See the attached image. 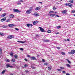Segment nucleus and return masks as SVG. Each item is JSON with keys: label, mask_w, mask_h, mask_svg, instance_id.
<instances>
[{"label": "nucleus", "mask_w": 75, "mask_h": 75, "mask_svg": "<svg viewBox=\"0 0 75 75\" xmlns=\"http://www.w3.org/2000/svg\"><path fill=\"white\" fill-rule=\"evenodd\" d=\"M55 16H57V17H59V16L58 15H55Z\"/></svg>", "instance_id": "nucleus-56"}, {"label": "nucleus", "mask_w": 75, "mask_h": 75, "mask_svg": "<svg viewBox=\"0 0 75 75\" xmlns=\"http://www.w3.org/2000/svg\"><path fill=\"white\" fill-rule=\"evenodd\" d=\"M67 40L68 41H69V39H67Z\"/></svg>", "instance_id": "nucleus-60"}, {"label": "nucleus", "mask_w": 75, "mask_h": 75, "mask_svg": "<svg viewBox=\"0 0 75 75\" xmlns=\"http://www.w3.org/2000/svg\"><path fill=\"white\" fill-rule=\"evenodd\" d=\"M11 62H15V59H12L11 60Z\"/></svg>", "instance_id": "nucleus-18"}, {"label": "nucleus", "mask_w": 75, "mask_h": 75, "mask_svg": "<svg viewBox=\"0 0 75 75\" xmlns=\"http://www.w3.org/2000/svg\"><path fill=\"white\" fill-rule=\"evenodd\" d=\"M8 26L10 27H12L13 26H14V24H9L8 25Z\"/></svg>", "instance_id": "nucleus-12"}, {"label": "nucleus", "mask_w": 75, "mask_h": 75, "mask_svg": "<svg viewBox=\"0 0 75 75\" xmlns=\"http://www.w3.org/2000/svg\"><path fill=\"white\" fill-rule=\"evenodd\" d=\"M60 68H61V69H64V68L63 67H60Z\"/></svg>", "instance_id": "nucleus-36"}, {"label": "nucleus", "mask_w": 75, "mask_h": 75, "mask_svg": "<svg viewBox=\"0 0 75 75\" xmlns=\"http://www.w3.org/2000/svg\"><path fill=\"white\" fill-rule=\"evenodd\" d=\"M36 35V37H39V35Z\"/></svg>", "instance_id": "nucleus-61"}, {"label": "nucleus", "mask_w": 75, "mask_h": 75, "mask_svg": "<svg viewBox=\"0 0 75 75\" xmlns=\"http://www.w3.org/2000/svg\"><path fill=\"white\" fill-rule=\"evenodd\" d=\"M3 15H4V16H6V13H4L3 14Z\"/></svg>", "instance_id": "nucleus-48"}, {"label": "nucleus", "mask_w": 75, "mask_h": 75, "mask_svg": "<svg viewBox=\"0 0 75 75\" xmlns=\"http://www.w3.org/2000/svg\"><path fill=\"white\" fill-rule=\"evenodd\" d=\"M6 17L4 18H3L1 20V21L2 22L4 21H6Z\"/></svg>", "instance_id": "nucleus-6"}, {"label": "nucleus", "mask_w": 75, "mask_h": 75, "mask_svg": "<svg viewBox=\"0 0 75 75\" xmlns=\"http://www.w3.org/2000/svg\"><path fill=\"white\" fill-rule=\"evenodd\" d=\"M30 24H28L26 25V26L27 27H30Z\"/></svg>", "instance_id": "nucleus-26"}, {"label": "nucleus", "mask_w": 75, "mask_h": 75, "mask_svg": "<svg viewBox=\"0 0 75 75\" xmlns=\"http://www.w3.org/2000/svg\"><path fill=\"white\" fill-rule=\"evenodd\" d=\"M18 2H19L20 3L22 2H23V0H19L18 1Z\"/></svg>", "instance_id": "nucleus-29"}, {"label": "nucleus", "mask_w": 75, "mask_h": 75, "mask_svg": "<svg viewBox=\"0 0 75 75\" xmlns=\"http://www.w3.org/2000/svg\"><path fill=\"white\" fill-rule=\"evenodd\" d=\"M1 17H4V15L3 14H2L1 15Z\"/></svg>", "instance_id": "nucleus-54"}, {"label": "nucleus", "mask_w": 75, "mask_h": 75, "mask_svg": "<svg viewBox=\"0 0 75 75\" xmlns=\"http://www.w3.org/2000/svg\"><path fill=\"white\" fill-rule=\"evenodd\" d=\"M18 42H19L20 43H21V41H17Z\"/></svg>", "instance_id": "nucleus-44"}, {"label": "nucleus", "mask_w": 75, "mask_h": 75, "mask_svg": "<svg viewBox=\"0 0 75 75\" xmlns=\"http://www.w3.org/2000/svg\"><path fill=\"white\" fill-rule=\"evenodd\" d=\"M6 66L7 67V68H9L10 67V68H13V66H11L10 64H7L6 65Z\"/></svg>", "instance_id": "nucleus-9"}, {"label": "nucleus", "mask_w": 75, "mask_h": 75, "mask_svg": "<svg viewBox=\"0 0 75 75\" xmlns=\"http://www.w3.org/2000/svg\"><path fill=\"white\" fill-rule=\"evenodd\" d=\"M14 17V15L13 14H11L10 15V18H13Z\"/></svg>", "instance_id": "nucleus-13"}, {"label": "nucleus", "mask_w": 75, "mask_h": 75, "mask_svg": "<svg viewBox=\"0 0 75 75\" xmlns=\"http://www.w3.org/2000/svg\"><path fill=\"white\" fill-rule=\"evenodd\" d=\"M68 62H69V64H71V62L70 61H69V60L68 61Z\"/></svg>", "instance_id": "nucleus-55"}, {"label": "nucleus", "mask_w": 75, "mask_h": 75, "mask_svg": "<svg viewBox=\"0 0 75 75\" xmlns=\"http://www.w3.org/2000/svg\"><path fill=\"white\" fill-rule=\"evenodd\" d=\"M66 12H67V10H64L62 11V13H63V14H65V13H66Z\"/></svg>", "instance_id": "nucleus-20"}, {"label": "nucleus", "mask_w": 75, "mask_h": 75, "mask_svg": "<svg viewBox=\"0 0 75 75\" xmlns=\"http://www.w3.org/2000/svg\"><path fill=\"white\" fill-rule=\"evenodd\" d=\"M13 10L14 12H15V13H20L21 12L20 11L16 9H13Z\"/></svg>", "instance_id": "nucleus-1"}, {"label": "nucleus", "mask_w": 75, "mask_h": 75, "mask_svg": "<svg viewBox=\"0 0 75 75\" xmlns=\"http://www.w3.org/2000/svg\"><path fill=\"white\" fill-rule=\"evenodd\" d=\"M48 69L49 71H51V68L50 67H48Z\"/></svg>", "instance_id": "nucleus-31"}, {"label": "nucleus", "mask_w": 75, "mask_h": 75, "mask_svg": "<svg viewBox=\"0 0 75 75\" xmlns=\"http://www.w3.org/2000/svg\"><path fill=\"white\" fill-rule=\"evenodd\" d=\"M68 54H72V52H68Z\"/></svg>", "instance_id": "nucleus-50"}, {"label": "nucleus", "mask_w": 75, "mask_h": 75, "mask_svg": "<svg viewBox=\"0 0 75 75\" xmlns=\"http://www.w3.org/2000/svg\"><path fill=\"white\" fill-rule=\"evenodd\" d=\"M20 50L21 51H23V50H24L23 48H20Z\"/></svg>", "instance_id": "nucleus-34"}, {"label": "nucleus", "mask_w": 75, "mask_h": 75, "mask_svg": "<svg viewBox=\"0 0 75 75\" xmlns=\"http://www.w3.org/2000/svg\"><path fill=\"white\" fill-rule=\"evenodd\" d=\"M35 10H38V9L37 7V8H36L35 9Z\"/></svg>", "instance_id": "nucleus-52"}, {"label": "nucleus", "mask_w": 75, "mask_h": 75, "mask_svg": "<svg viewBox=\"0 0 75 75\" xmlns=\"http://www.w3.org/2000/svg\"><path fill=\"white\" fill-rule=\"evenodd\" d=\"M44 42H49L50 40H44Z\"/></svg>", "instance_id": "nucleus-16"}, {"label": "nucleus", "mask_w": 75, "mask_h": 75, "mask_svg": "<svg viewBox=\"0 0 75 75\" xmlns=\"http://www.w3.org/2000/svg\"><path fill=\"white\" fill-rule=\"evenodd\" d=\"M6 61L7 62H10V60L9 59H7L6 60Z\"/></svg>", "instance_id": "nucleus-32"}, {"label": "nucleus", "mask_w": 75, "mask_h": 75, "mask_svg": "<svg viewBox=\"0 0 75 75\" xmlns=\"http://www.w3.org/2000/svg\"><path fill=\"white\" fill-rule=\"evenodd\" d=\"M24 67H25L26 68V67H27V64H25L24 65Z\"/></svg>", "instance_id": "nucleus-41"}, {"label": "nucleus", "mask_w": 75, "mask_h": 75, "mask_svg": "<svg viewBox=\"0 0 75 75\" xmlns=\"http://www.w3.org/2000/svg\"><path fill=\"white\" fill-rule=\"evenodd\" d=\"M69 2H70V3H74V1L72 0V1H69Z\"/></svg>", "instance_id": "nucleus-22"}, {"label": "nucleus", "mask_w": 75, "mask_h": 75, "mask_svg": "<svg viewBox=\"0 0 75 75\" xmlns=\"http://www.w3.org/2000/svg\"><path fill=\"white\" fill-rule=\"evenodd\" d=\"M25 72L27 73H28V70H25Z\"/></svg>", "instance_id": "nucleus-51"}, {"label": "nucleus", "mask_w": 75, "mask_h": 75, "mask_svg": "<svg viewBox=\"0 0 75 75\" xmlns=\"http://www.w3.org/2000/svg\"><path fill=\"white\" fill-rule=\"evenodd\" d=\"M0 35H1V36H4V34L2 33H0Z\"/></svg>", "instance_id": "nucleus-19"}, {"label": "nucleus", "mask_w": 75, "mask_h": 75, "mask_svg": "<svg viewBox=\"0 0 75 75\" xmlns=\"http://www.w3.org/2000/svg\"><path fill=\"white\" fill-rule=\"evenodd\" d=\"M63 74H65V71H63L62 72Z\"/></svg>", "instance_id": "nucleus-45"}, {"label": "nucleus", "mask_w": 75, "mask_h": 75, "mask_svg": "<svg viewBox=\"0 0 75 75\" xmlns=\"http://www.w3.org/2000/svg\"><path fill=\"white\" fill-rule=\"evenodd\" d=\"M61 26H57V28L58 29H59V28H61Z\"/></svg>", "instance_id": "nucleus-30"}, {"label": "nucleus", "mask_w": 75, "mask_h": 75, "mask_svg": "<svg viewBox=\"0 0 75 75\" xmlns=\"http://www.w3.org/2000/svg\"><path fill=\"white\" fill-rule=\"evenodd\" d=\"M37 8H38V10H39V9H40V7H38Z\"/></svg>", "instance_id": "nucleus-62"}, {"label": "nucleus", "mask_w": 75, "mask_h": 75, "mask_svg": "<svg viewBox=\"0 0 75 75\" xmlns=\"http://www.w3.org/2000/svg\"><path fill=\"white\" fill-rule=\"evenodd\" d=\"M61 54L63 55H65V53L64 52H62L61 53Z\"/></svg>", "instance_id": "nucleus-21"}, {"label": "nucleus", "mask_w": 75, "mask_h": 75, "mask_svg": "<svg viewBox=\"0 0 75 75\" xmlns=\"http://www.w3.org/2000/svg\"><path fill=\"white\" fill-rule=\"evenodd\" d=\"M25 59V61H28V60L27 59Z\"/></svg>", "instance_id": "nucleus-53"}, {"label": "nucleus", "mask_w": 75, "mask_h": 75, "mask_svg": "<svg viewBox=\"0 0 75 75\" xmlns=\"http://www.w3.org/2000/svg\"><path fill=\"white\" fill-rule=\"evenodd\" d=\"M66 65L67 67H71V66H70V65H69V64H67Z\"/></svg>", "instance_id": "nucleus-28"}, {"label": "nucleus", "mask_w": 75, "mask_h": 75, "mask_svg": "<svg viewBox=\"0 0 75 75\" xmlns=\"http://www.w3.org/2000/svg\"><path fill=\"white\" fill-rule=\"evenodd\" d=\"M16 30H17V31H18V28H15Z\"/></svg>", "instance_id": "nucleus-57"}, {"label": "nucleus", "mask_w": 75, "mask_h": 75, "mask_svg": "<svg viewBox=\"0 0 75 75\" xmlns=\"http://www.w3.org/2000/svg\"><path fill=\"white\" fill-rule=\"evenodd\" d=\"M2 27H3V28H7L8 27V26L7 25L6 26V25H4L2 26Z\"/></svg>", "instance_id": "nucleus-14"}, {"label": "nucleus", "mask_w": 75, "mask_h": 75, "mask_svg": "<svg viewBox=\"0 0 75 75\" xmlns=\"http://www.w3.org/2000/svg\"><path fill=\"white\" fill-rule=\"evenodd\" d=\"M14 57L16 59V58H17V56L16 55H15L14 56Z\"/></svg>", "instance_id": "nucleus-25"}, {"label": "nucleus", "mask_w": 75, "mask_h": 75, "mask_svg": "<svg viewBox=\"0 0 75 75\" xmlns=\"http://www.w3.org/2000/svg\"><path fill=\"white\" fill-rule=\"evenodd\" d=\"M6 70H3L1 72L2 74H4V73H5V72H6Z\"/></svg>", "instance_id": "nucleus-15"}, {"label": "nucleus", "mask_w": 75, "mask_h": 75, "mask_svg": "<svg viewBox=\"0 0 75 75\" xmlns=\"http://www.w3.org/2000/svg\"><path fill=\"white\" fill-rule=\"evenodd\" d=\"M10 19H8L6 21V22H10Z\"/></svg>", "instance_id": "nucleus-39"}, {"label": "nucleus", "mask_w": 75, "mask_h": 75, "mask_svg": "<svg viewBox=\"0 0 75 75\" xmlns=\"http://www.w3.org/2000/svg\"><path fill=\"white\" fill-rule=\"evenodd\" d=\"M54 13V11H50L49 12V14H51V13Z\"/></svg>", "instance_id": "nucleus-23"}, {"label": "nucleus", "mask_w": 75, "mask_h": 75, "mask_svg": "<svg viewBox=\"0 0 75 75\" xmlns=\"http://www.w3.org/2000/svg\"><path fill=\"white\" fill-rule=\"evenodd\" d=\"M75 12V11L74 10H73L72 11H71V13H74Z\"/></svg>", "instance_id": "nucleus-33"}, {"label": "nucleus", "mask_w": 75, "mask_h": 75, "mask_svg": "<svg viewBox=\"0 0 75 75\" xmlns=\"http://www.w3.org/2000/svg\"><path fill=\"white\" fill-rule=\"evenodd\" d=\"M71 54H75V50H71Z\"/></svg>", "instance_id": "nucleus-8"}, {"label": "nucleus", "mask_w": 75, "mask_h": 75, "mask_svg": "<svg viewBox=\"0 0 75 75\" xmlns=\"http://www.w3.org/2000/svg\"><path fill=\"white\" fill-rule=\"evenodd\" d=\"M1 48H0V52H1Z\"/></svg>", "instance_id": "nucleus-64"}, {"label": "nucleus", "mask_w": 75, "mask_h": 75, "mask_svg": "<svg viewBox=\"0 0 75 75\" xmlns=\"http://www.w3.org/2000/svg\"><path fill=\"white\" fill-rule=\"evenodd\" d=\"M42 62H45V60H44V59H42Z\"/></svg>", "instance_id": "nucleus-43"}, {"label": "nucleus", "mask_w": 75, "mask_h": 75, "mask_svg": "<svg viewBox=\"0 0 75 75\" xmlns=\"http://www.w3.org/2000/svg\"><path fill=\"white\" fill-rule=\"evenodd\" d=\"M38 23V21H36L33 22V25H35V24H37Z\"/></svg>", "instance_id": "nucleus-5"}, {"label": "nucleus", "mask_w": 75, "mask_h": 75, "mask_svg": "<svg viewBox=\"0 0 75 75\" xmlns=\"http://www.w3.org/2000/svg\"><path fill=\"white\" fill-rule=\"evenodd\" d=\"M53 10H56V8H55V7H53Z\"/></svg>", "instance_id": "nucleus-46"}, {"label": "nucleus", "mask_w": 75, "mask_h": 75, "mask_svg": "<svg viewBox=\"0 0 75 75\" xmlns=\"http://www.w3.org/2000/svg\"><path fill=\"white\" fill-rule=\"evenodd\" d=\"M47 33H51V31L50 30H48Z\"/></svg>", "instance_id": "nucleus-27"}, {"label": "nucleus", "mask_w": 75, "mask_h": 75, "mask_svg": "<svg viewBox=\"0 0 75 75\" xmlns=\"http://www.w3.org/2000/svg\"><path fill=\"white\" fill-rule=\"evenodd\" d=\"M34 16H39V14L37 13H34Z\"/></svg>", "instance_id": "nucleus-10"}, {"label": "nucleus", "mask_w": 75, "mask_h": 75, "mask_svg": "<svg viewBox=\"0 0 75 75\" xmlns=\"http://www.w3.org/2000/svg\"><path fill=\"white\" fill-rule=\"evenodd\" d=\"M31 68L33 69H35V67H34V66H31Z\"/></svg>", "instance_id": "nucleus-38"}, {"label": "nucleus", "mask_w": 75, "mask_h": 75, "mask_svg": "<svg viewBox=\"0 0 75 75\" xmlns=\"http://www.w3.org/2000/svg\"><path fill=\"white\" fill-rule=\"evenodd\" d=\"M69 4H67V3H66V4H65V6H68Z\"/></svg>", "instance_id": "nucleus-42"}, {"label": "nucleus", "mask_w": 75, "mask_h": 75, "mask_svg": "<svg viewBox=\"0 0 75 75\" xmlns=\"http://www.w3.org/2000/svg\"><path fill=\"white\" fill-rule=\"evenodd\" d=\"M39 28H40V31L41 32H45V30H44V29L41 28V27H39Z\"/></svg>", "instance_id": "nucleus-2"}, {"label": "nucleus", "mask_w": 75, "mask_h": 75, "mask_svg": "<svg viewBox=\"0 0 75 75\" xmlns=\"http://www.w3.org/2000/svg\"><path fill=\"white\" fill-rule=\"evenodd\" d=\"M39 3H40V4H42V2H40Z\"/></svg>", "instance_id": "nucleus-63"}, {"label": "nucleus", "mask_w": 75, "mask_h": 75, "mask_svg": "<svg viewBox=\"0 0 75 75\" xmlns=\"http://www.w3.org/2000/svg\"><path fill=\"white\" fill-rule=\"evenodd\" d=\"M21 3H18V4H21Z\"/></svg>", "instance_id": "nucleus-58"}, {"label": "nucleus", "mask_w": 75, "mask_h": 75, "mask_svg": "<svg viewBox=\"0 0 75 75\" xmlns=\"http://www.w3.org/2000/svg\"><path fill=\"white\" fill-rule=\"evenodd\" d=\"M25 42H26L25 41H24V42L21 41V43H22V44H24V43Z\"/></svg>", "instance_id": "nucleus-37"}, {"label": "nucleus", "mask_w": 75, "mask_h": 75, "mask_svg": "<svg viewBox=\"0 0 75 75\" xmlns=\"http://www.w3.org/2000/svg\"><path fill=\"white\" fill-rule=\"evenodd\" d=\"M10 54L11 57H13V53H10Z\"/></svg>", "instance_id": "nucleus-24"}, {"label": "nucleus", "mask_w": 75, "mask_h": 75, "mask_svg": "<svg viewBox=\"0 0 75 75\" xmlns=\"http://www.w3.org/2000/svg\"><path fill=\"white\" fill-rule=\"evenodd\" d=\"M44 65H48V64L47 63H44Z\"/></svg>", "instance_id": "nucleus-35"}, {"label": "nucleus", "mask_w": 75, "mask_h": 75, "mask_svg": "<svg viewBox=\"0 0 75 75\" xmlns=\"http://www.w3.org/2000/svg\"><path fill=\"white\" fill-rule=\"evenodd\" d=\"M30 13L31 11H30V10H28L26 11V13L28 14H30Z\"/></svg>", "instance_id": "nucleus-7"}, {"label": "nucleus", "mask_w": 75, "mask_h": 75, "mask_svg": "<svg viewBox=\"0 0 75 75\" xmlns=\"http://www.w3.org/2000/svg\"><path fill=\"white\" fill-rule=\"evenodd\" d=\"M57 71H61V70L60 69H57Z\"/></svg>", "instance_id": "nucleus-49"}, {"label": "nucleus", "mask_w": 75, "mask_h": 75, "mask_svg": "<svg viewBox=\"0 0 75 75\" xmlns=\"http://www.w3.org/2000/svg\"><path fill=\"white\" fill-rule=\"evenodd\" d=\"M50 16H51L52 17H54L55 16V14H51L50 15Z\"/></svg>", "instance_id": "nucleus-17"}, {"label": "nucleus", "mask_w": 75, "mask_h": 75, "mask_svg": "<svg viewBox=\"0 0 75 75\" xmlns=\"http://www.w3.org/2000/svg\"><path fill=\"white\" fill-rule=\"evenodd\" d=\"M27 56L28 57H29V58H30L31 57L30 55H28Z\"/></svg>", "instance_id": "nucleus-47"}, {"label": "nucleus", "mask_w": 75, "mask_h": 75, "mask_svg": "<svg viewBox=\"0 0 75 75\" xmlns=\"http://www.w3.org/2000/svg\"><path fill=\"white\" fill-rule=\"evenodd\" d=\"M70 7L72 8V4L70 3H69V4L68 5Z\"/></svg>", "instance_id": "nucleus-11"}, {"label": "nucleus", "mask_w": 75, "mask_h": 75, "mask_svg": "<svg viewBox=\"0 0 75 75\" xmlns=\"http://www.w3.org/2000/svg\"><path fill=\"white\" fill-rule=\"evenodd\" d=\"M30 58L31 60H36V58L34 56L31 57Z\"/></svg>", "instance_id": "nucleus-4"}, {"label": "nucleus", "mask_w": 75, "mask_h": 75, "mask_svg": "<svg viewBox=\"0 0 75 75\" xmlns=\"http://www.w3.org/2000/svg\"><path fill=\"white\" fill-rule=\"evenodd\" d=\"M30 25L31 26V27H32V26H33V25H32V24H30Z\"/></svg>", "instance_id": "nucleus-59"}, {"label": "nucleus", "mask_w": 75, "mask_h": 75, "mask_svg": "<svg viewBox=\"0 0 75 75\" xmlns=\"http://www.w3.org/2000/svg\"><path fill=\"white\" fill-rule=\"evenodd\" d=\"M14 37L13 35H10L8 36L7 38L8 39H11V38H13Z\"/></svg>", "instance_id": "nucleus-3"}, {"label": "nucleus", "mask_w": 75, "mask_h": 75, "mask_svg": "<svg viewBox=\"0 0 75 75\" xmlns=\"http://www.w3.org/2000/svg\"><path fill=\"white\" fill-rule=\"evenodd\" d=\"M57 49H58V50H60V47H57Z\"/></svg>", "instance_id": "nucleus-40"}]
</instances>
